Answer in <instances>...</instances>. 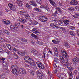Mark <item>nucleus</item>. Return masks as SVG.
<instances>
[{
	"mask_svg": "<svg viewBox=\"0 0 79 79\" xmlns=\"http://www.w3.org/2000/svg\"><path fill=\"white\" fill-rule=\"evenodd\" d=\"M70 4L72 5H76L78 4V2L77 1L72 0L71 1Z\"/></svg>",
	"mask_w": 79,
	"mask_h": 79,
	"instance_id": "8",
	"label": "nucleus"
},
{
	"mask_svg": "<svg viewBox=\"0 0 79 79\" xmlns=\"http://www.w3.org/2000/svg\"><path fill=\"white\" fill-rule=\"evenodd\" d=\"M37 52V51L35 49H33L31 51V52L34 55H35Z\"/></svg>",
	"mask_w": 79,
	"mask_h": 79,
	"instance_id": "31",
	"label": "nucleus"
},
{
	"mask_svg": "<svg viewBox=\"0 0 79 79\" xmlns=\"http://www.w3.org/2000/svg\"><path fill=\"white\" fill-rule=\"evenodd\" d=\"M5 77V74H2L1 75V79H4Z\"/></svg>",
	"mask_w": 79,
	"mask_h": 79,
	"instance_id": "42",
	"label": "nucleus"
},
{
	"mask_svg": "<svg viewBox=\"0 0 79 79\" xmlns=\"http://www.w3.org/2000/svg\"><path fill=\"white\" fill-rule=\"evenodd\" d=\"M23 58L24 60L26 62H27H27H28L27 60H28L29 58H30L28 56H25Z\"/></svg>",
	"mask_w": 79,
	"mask_h": 79,
	"instance_id": "24",
	"label": "nucleus"
},
{
	"mask_svg": "<svg viewBox=\"0 0 79 79\" xmlns=\"http://www.w3.org/2000/svg\"><path fill=\"white\" fill-rule=\"evenodd\" d=\"M70 34L71 35H73V36L75 35L74 34V32L73 31H70Z\"/></svg>",
	"mask_w": 79,
	"mask_h": 79,
	"instance_id": "46",
	"label": "nucleus"
},
{
	"mask_svg": "<svg viewBox=\"0 0 79 79\" xmlns=\"http://www.w3.org/2000/svg\"><path fill=\"white\" fill-rule=\"evenodd\" d=\"M50 25L52 27H56V28H59V27H58V26L55 25V24L53 23H51L50 24Z\"/></svg>",
	"mask_w": 79,
	"mask_h": 79,
	"instance_id": "26",
	"label": "nucleus"
},
{
	"mask_svg": "<svg viewBox=\"0 0 79 79\" xmlns=\"http://www.w3.org/2000/svg\"><path fill=\"white\" fill-rule=\"evenodd\" d=\"M32 32L33 33H35L37 35H39V32L37 29L35 28H33L32 30Z\"/></svg>",
	"mask_w": 79,
	"mask_h": 79,
	"instance_id": "11",
	"label": "nucleus"
},
{
	"mask_svg": "<svg viewBox=\"0 0 79 79\" xmlns=\"http://www.w3.org/2000/svg\"><path fill=\"white\" fill-rule=\"evenodd\" d=\"M60 62V61L59 59L57 58H55L54 59V63L55 64H58Z\"/></svg>",
	"mask_w": 79,
	"mask_h": 79,
	"instance_id": "15",
	"label": "nucleus"
},
{
	"mask_svg": "<svg viewBox=\"0 0 79 79\" xmlns=\"http://www.w3.org/2000/svg\"><path fill=\"white\" fill-rule=\"evenodd\" d=\"M49 2H50L51 4L53 6H56V3L55 2L53 1V0H49Z\"/></svg>",
	"mask_w": 79,
	"mask_h": 79,
	"instance_id": "17",
	"label": "nucleus"
},
{
	"mask_svg": "<svg viewBox=\"0 0 79 79\" xmlns=\"http://www.w3.org/2000/svg\"><path fill=\"white\" fill-rule=\"evenodd\" d=\"M57 14H58V11L56 10L54 13V15H57Z\"/></svg>",
	"mask_w": 79,
	"mask_h": 79,
	"instance_id": "59",
	"label": "nucleus"
},
{
	"mask_svg": "<svg viewBox=\"0 0 79 79\" xmlns=\"http://www.w3.org/2000/svg\"><path fill=\"white\" fill-rule=\"evenodd\" d=\"M3 52H4V51L3 50V49H2V48H1L0 49V52L1 53H3Z\"/></svg>",
	"mask_w": 79,
	"mask_h": 79,
	"instance_id": "57",
	"label": "nucleus"
},
{
	"mask_svg": "<svg viewBox=\"0 0 79 79\" xmlns=\"http://www.w3.org/2000/svg\"><path fill=\"white\" fill-rule=\"evenodd\" d=\"M12 51L13 52H14V53H15V52H17V53H18V50L15 48L13 49Z\"/></svg>",
	"mask_w": 79,
	"mask_h": 79,
	"instance_id": "52",
	"label": "nucleus"
},
{
	"mask_svg": "<svg viewBox=\"0 0 79 79\" xmlns=\"http://www.w3.org/2000/svg\"><path fill=\"white\" fill-rule=\"evenodd\" d=\"M25 17L27 20H29V19H31V17H30V16L28 14L26 15Z\"/></svg>",
	"mask_w": 79,
	"mask_h": 79,
	"instance_id": "29",
	"label": "nucleus"
},
{
	"mask_svg": "<svg viewBox=\"0 0 79 79\" xmlns=\"http://www.w3.org/2000/svg\"><path fill=\"white\" fill-rule=\"evenodd\" d=\"M39 19L42 22H45L47 21V18L44 16H41L39 18Z\"/></svg>",
	"mask_w": 79,
	"mask_h": 79,
	"instance_id": "5",
	"label": "nucleus"
},
{
	"mask_svg": "<svg viewBox=\"0 0 79 79\" xmlns=\"http://www.w3.org/2000/svg\"><path fill=\"white\" fill-rule=\"evenodd\" d=\"M17 71V69H16L14 70H12V73H13V74H14L15 75V74H16V73Z\"/></svg>",
	"mask_w": 79,
	"mask_h": 79,
	"instance_id": "37",
	"label": "nucleus"
},
{
	"mask_svg": "<svg viewBox=\"0 0 79 79\" xmlns=\"http://www.w3.org/2000/svg\"><path fill=\"white\" fill-rule=\"evenodd\" d=\"M18 54H19V55H21V56H24V55H25V52L23 53L21 52H18Z\"/></svg>",
	"mask_w": 79,
	"mask_h": 79,
	"instance_id": "34",
	"label": "nucleus"
},
{
	"mask_svg": "<svg viewBox=\"0 0 79 79\" xmlns=\"http://www.w3.org/2000/svg\"><path fill=\"white\" fill-rule=\"evenodd\" d=\"M68 10H69V11H74V8H73V7L69 8Z\"/></svg>",
	"mask_w": 79,
	"mask_h": 79,
	"instance_id": "40",
	"label": "nucleus"
},
{
	"mask_svg": "<svg viewBox=\"0 0 79 79\" xmlns=\"http://www.w3.org/2000/svg\"><path fill=\"white\" fill-rule=\"evenodd\" d=\"M6 40L3 39V38L2 37H0V42H5Z\"/></svg>",
	"mask_w": 79,
	"mask_h": 79,
	"instance_id": "36",
	"label": "nucleus"
},
{
	"mask_svg": "<svg viewBox=\"0 0 79 79\" xmlns=\"http://www.w3.org/2000/svg\"><path fill=\"white\" fill-rule=\"evenodd\" d=\"M3 69L6 71V72L7 73H8V69L7 68V67L4 66Z\"/></svg>",
	"mask_w": 79,
	"mask_h": 79,
	"instance_id": "35",
	"label": "nucleus"
},
{
	"mask_svg": "<svg viewBox=\"0 0 79 79\" xmlns=\"http://www.w3.org/2000/svg\"><path fill=\"white\" fill-rule=\"evenodd\" d=\"M0 60H1L2 63L5 60V58H4L2 57H1L0 58Z\"/></svg>",
	"mask_w": 79,
	"mask_h": 79,
	"instance_id": "41",
	"label": "nucleus"
},
{
	"mask_svg": "<svg viewBox=\"0 0 79 79\" xmlns=\"http://www.w3.org/2000/svg\"><path fill=\"white\" fill-rule=\"evenodd\" d=\"M72 73H73L71 71H70L68 73V74H69V77H72V76H73Z\"/></svg>",
	"mask_w": 79,
	"mask_h": 79,
	"instance_id": "33",
	"label": "nucleus"
},
{
	"mask_svg": "<svg viewBox=\"0 0 79 79\" xmlns=\"http://www.w3.org/2000/svg\"><path fill=\"white\" fill-rule=\"evenodd\" d=\"M20 14L21 15H23L25 17L27 15V11H21L20 12Z\"/></svg>",
	"mask_w": 79,
	"mask_h": 79,
	"instance_id": "10",
	"label": "nucleus"
},
{
	"mask_svg": "<svg viewBox=\"0 0 79 79\" xmlns=\"http://www.w3.org/2000/svg\"><path fill=\"white\" fill-rule=\"evenodd\" d=\"M19 40H20L22 42H27V39L24 38L20 37L19 38Z\"/></svg>",
	"mask_w": 79,
	"mask_h": 79,
	"instance_id": "20",
	"label": "nucleus"
},
{
	"mask_svg": "<svg viewBox=\"0 0 79 79\" xmlns=\"http://www.w3.org/2000/svg\"><path fill=\"white\" fill-rule=\"evenodd\" d=\"M52 42L54 43L55 44H57L59 43L58 42V40L57 38H56L54 40H52Z\"/></svg>",
	"mask_w": 79,
	"mask_h": 79,
	"instance_id": "16",
	"label": "nucleus"
},
{
	"mask_svg": "<svg viewBox=\"0 0 79 79\" xmlns=\"http://www.w3.org/2000/svg\"><path fill=\"white\" fill-rule=\"evenodd\" d=\"M60 58L61 60L62 63H64V64L65 65V66H67L69 70H70V71H73V70H74V68L73 67H69L70 66V64L69 63L68 59L64 60L62 56H61L60 57Z\"/></svg>",
	"mask_w": 79,
	"mask_h": 79,
	"instance_id": "1",
	"label": "nucleus"
},
{
	"mask_svg": "<svg viewBox=\"0 0 79 79\" xmlns=\"http://www.w3.org/2000/svg\"><path fill=\"white\" fill-rule=\"evenodd\" d=\"M57 64H58L54 63V64L53 65V66L54 67V68H56V67H57Z\"/></svg>",
	"mask_w": 79,
	"mask_h": 79,
	"instance_id": "58",
	"label": "nucleus"
},
{
	"mask_svg": "<svg viewBox=\"0 0 79 79\" xmlns=\"http://www.w3.org/2000/svg\"><path fill=\"white\" fill-rule=\"evenodd\" d=\"M58 5H59V6H60L61 8L63 6V4L61 2H59L58 3Z\"/></svg>",
	"mask_w": 79,
	"mask_h": 79,
	"instance_id": "38",
	"label": "nucleus"
},
{
	"mask_svg": "<svg viewBox=\"0 0 79 79\" xmlns=\"http://www.w3.org/2000/svg\"><path fill=\"white\" fill-rule=\"evenodd\" d=\"M54 52L55 55L57 56L58 55V51H54Z\"/></svg>",
	"mask_w": 79,
	"mask_h": 79,
	"instance_id": "43",
	"label": "nucleus"
},
{
	"mask_svg": "<svg viewBox=\"0 0 79 79\" xmlns=\"http://www.w3.org/2000/svg\"><path fill=\"white\" fill-rule=\"evenodd\" d=\"M45 76V75L43 73L42 75H38L37 76V77L39 79H43L44 77Z\"/></svg>",
	"mask_w": 79,
	"mask_h": 79,
	"instance_id": "22",
	"label": "nucleus"
},
{
	"mask_svg": "<svg viewBox=\"0 0 79 79\" xmlns=\"http://www.w3.org/2000/svg\"><path fill=\"white\" fill-rule=\"evenodd\" d=\"M58 23L60 26H63V21H62V20H60L59 21Z\"/></svg>",
	"mask_w": 79,
	"mask_h": 79,
	"instance_id": "32",
	"label": "nucleus"
},
{
	"mask_svg": "<svg viewBox=\"0 0 79 79\" xmlns=\"http://www.w3.org/2000/svg\"><path fill=\"white\" fill-rule=\"evenodd\" d=\"M69 28L70 29H71L72 30H74V29H75V27H74L70 26L69 27Z\"/></svg>",
	"mask_w": 79,
	"mask_h": 79,
	"instance_id": "47",
	"label": "nucleus"
},
{
	"mask_svg": "<svg viewBox=\"0 0 79 79\" xmlns=\"http://www.w3.org/2000/svg\"><path fill=\"white\" fill-rule=\"evenodd\" d=\"M16 42L17 43V44H21V41H19V40H17Z\"/></svg>",
	"mask_w": 79,
	"mask_h": 79,
	"instance_id": "62",
	"label": "nucleus"
},
{
	"mask_svg": "<svg viewBox=\"0 0 79 79\" xmlns=\"http://www.w3.org/2000/svg\"><path fill=\"white\" fill-rule=\"evenodd\" d=\"M29 16L31 17H32V18L34 17V15L33 14V13L30 14Z\"/></svg>",
	"mask_w": 79,
	"mask_h": 79,
	"instance_id": "56",
	"label": "nucleus"
},
{
	"mask_svg": "<svg viewBox=\"0 0 79 79\" xmlns=\"http://www.w3.org/2000/svg\"><path fill=\"white\" fill-rule=\"evenodd\" d=\"M30 74H31L32 76H34V71L32 70H30Z\"/></svg>",
	"mask_w": 79,
	"mask_h": 79,
	"instance_id": "44",
	"label": "nucleus"
},
{
	"mask_svg": "<svg viewBox=\"0 0 79 79\" xmlns=\"http://www.w3.org/2000/svg\"><path fill=\"white\" fill-rule=\"evenodd\" d=\"M32 24L34 25H36V24H37V22H36V21H33V22Z\"/></svg>",
	"mask_w": 79,
	"mask_h": 79,
	"instance_id": "55",
	"label": "nucleus"
},
{
	"mask_svg": "<svg viewBox=\"0 0 79 79\" xmlns=\"http://www.w3.org/2000/svg\"><path fill=\"white\" fill-rule=\"evenodd\" d=\"M35 55L37 56H38V57H39V58H41L42 56V55H41V53H40L38 51H37L35 54Z\"/></svg>",
	"mask_w": 79,
	"mask_h": 79,
	"instance_id": "21",
	"label": "nucleus"
},
{
	"mask_svg": "<svg viewBox=\"0 0 79 79\" xmlns=\"http://www.w3.org/2000/svg\"><path fill=\"white\" fill-rule=\"evenodd\" d=\"M15 27H16V28H18V27H19V25H18V23H16L14 24Z\"/></svg>",
	"mask_w": 79,
	"mask_h": 79,
	"instance_id": "45",
	"label": "nucleus"
},
{
	"mask_svg": "<svg viewBox=\"0 0 79 79\" xmlns=\"http://www.w3.org/2000/svg\"><path fill=\"white\" fill-rule=\"evenodd\" d=\"M35 35H34L33 33H32L31 34V37H34V36H35Z\"/></svg>",
	"mask_w": 79,
	"mask_h": 79,
	"instance_id": "61",
	"label": "nucleus"
},
{
	"mask_svg": "<svg viewBox=\"0 0 79 79\" xmlns=\"http://www.w3.org/2000/svg\"><path fill=\"white\" fill-rule=\"evenodd\" d=\"M8 5L10 10L13 11H15L16 10V8L15 5L11 3H9Z\"/></svg>",
	"mask_w": 79,
	"mask_h": 79,
	"instance_id": "3",
	"label": "nucleus"
},
{
	"mask_svg": "<svg viewBox=\"0 0 79 79\" xmlns=\"http://www.w3.org/2000/svg\"><path fill=\"white\" fill-rule=\"evenodd\" d=\"M11 68L12 70H14V69H16L18 68V66L16 65H12L11 67Z\"/></svg>",
	"mask_w": 79,
	"mask_h": 79,
	"instance_id": "25",
	"label": "nucleus"
},
{
	"mask_svg": "<svg viewBox=\"0 0 79 79\" xmlns=\"http://www.w3.org/2000/svg\"><path fill=\"white\" fill-rule=\"evenodd\" d=\"M70 22V21L68 20L67 19L64 20V24H66V25H67V26L69 24Z\"/></svg>",
	"mask_w": 79,
	"mask_h": 79,
	"instance_id": "18",
	"label": "nucleus"
},
{
	"mask_svg": "<svg viewBox=\"0 0 79 79\" xmlns=\"http://www.w3.org/2000/svg\"><path fill=\"white\" fill-rule=\"evenodd\" d=\"M40 8H44L45 10H46L48 11H50V10H49V8L48 7V6H41L40 7Z\"/></svg>",
	"mask_w": 79,
	"mask_h": 79,
	"instance_id": "13",
	"label": "nucleus"
},
{
	"mask_svg": "<svg viewBox=\"0 0 79 79\" xmlns=\"http://www.w3.org/2000/svg\"><path fill=\"white\" fill-rule=\"evenodd\" d=\"M36 74L37 76H42L43 73L41 72V71L40 70H38L36 71Z\"/></svg>",
	"mask_w": 79,
	"mask_h": 79,
	"instance_id": "14",
	"label": "nucleus"
},
{
	"mask_svg": "<svg viewBox=\"0 0 79 79\" xmlns=\"http://www.w3.org/2000/svg\"><path fill=\"white\" fill-rule=\"evenodd\" d=\"M20 22H21L22 24H25V23H26V22H27V21L26 19H23L21 18V19H20L19 20Z\"/></svg>",
	"mask_w": 79,
	"mask_h": 79,
	"instance_id": "12",
	"label": "nucleus"
},
{
	"mask_svg": "<svg viewBox=\"0 0 79 79\" xmlns=\"http://www.w3.org/2000/svg\"><path fill=\"white\" fill-rule=\"evenodd\" d=\"M29 4H30V5H31L33 6L34 7H37V5L36 4L35 2L34 1H29Z\"/></svg>",
	"mask_w": 79,
	"mask_h": 79,
	"instance_id": "7",
	"label": "nucleus"
},
{
	"mask_svg": "<svg viewBox=\"0 0 79 79\" xmlns=\"http://www.w3.org/2000/svg\"><path fill=\"white\" fill-rule=\"evenodd\" d=\"M10 29H11V30H14L15 29V27L13 26V25H11L10 27Z\"/></svg>",
	"mask_w": 79,
	"mask_h": 79,
	"instance_id": "39",
	"label": "nucleus"
},
{
	"mask_svg": "<svg viewBox=\"0 0 79 79\" xmlns=\"http://www.w3.org/2000/svg\"><path fill=\"white\" fill-rule=\"evenodd\" d=\"M63 56L64 58H69V56L67 54H65V55L64 54Z\"/></svg>",
	"mask_w": 79,
	"mask_h": 79,
	"instance_id": "51",
	"label": "nucleus"
},
{
	"mask_svg": "<svg viewBox=\"0 0 79 79\" xmlns=\"http://www.w3.org/2000/svg\"><path fill=\"white\" fill-rule=\"evenodd\" d=\"M25 6H26L27 8H29V9H31L32 8V7L27 3L25 4Z\"/></svg>",
	"mask_w": 79,
	"mask_h": 79,
	"instance_id": "28",
	"label": "nucleus"
},
{
	"mask_svg": "<svg viewBox=\"0 0 79 79\" xmlns=\"http://www.w3.org/2000/svg\"><path fill=\"white\" fill-rule=\"evenodd\" d=\"M28 60H29V61H28V62L27 63H28V64H29L31 68H37V65H36V64H33V63H35L34 59L30 58H29Z\"/></svg>",
	"mask_w": 79,
	"mask_h": 79,
	"instance_id": "2",
	"label": "nucleus"
},
{
	"mask_svg": "<svg viewBox=\"0 0 79 79\" xmlns=\"http://www.w3.org/2000/svg\"><path fill=\"white\" fill-rule=\"evenodd\" d=\"M77 60L76 58H74L73 59L72 61L73 64H76L77 63V61H76Z\"/></svg>",
	"mask_w": 79,
	"mask_h": 79,
	"instance_id": "30",
	"label": "nucleus"
},
{
	"mask_svg": "<svg viewBox=\"0 0 79 79\" xmlns=\"http://www.w3.org/2000/svg\"><path fill=\"white\" fill-rule=\"evenodd\" d=\"M19 74H26V71L24 70V69L22 68L19 69Z\"/></svg>",
	"mask_w": 79,
	"mask_h": 79,
	"instance_id": "9",
	"label": "nucleus"
},
{
	"mask_svg": "<svg viewBox=\"0 0 79 79\" xmlns=\"http://www.w3.org/2000/svg\"><path fill=\"white\" fill-rule=\"evenodd\" d=\"M36 2L37 3H38L39 4H40V3H42L41 0H37Z\"/></svg>",
	"mask_w": 79,
	"mask_h": 79,
	"instance_id": "48",
	"label": "nucleus"
},
{
	"mask_svg": "<svg viewBox=\"0 0 79 79\" xmlns=\"http://www.w3.org/2000/svg\"><path fill=\"white\" fill-rule=\"evenodd\" d=\"M61 52L62 53H64L65 55H67V54H68V53H66V51H65L64 50H61Z\"/></svg>",
	"mask_w": 79,
	"mask_h": 79,
	"instance_id": "50",
	"label": "nucleus"
},
{
	"mask_svg": "<svg viewBox=\"0 0 79 79\" xmlns=\"http://www.w3.org/2000/svg\"><path fill=\"white\" fill-rule=\"evenodd\" d=\"M4 32L5 33H6V34H7V35H8V34H10V32L6 30H5V31H4Z\"/></svg>",
	"mask_w": 79,
	"mask_h": 79,
	"instance_id": "49",
	"label": "nucleus"
},
{
	"mask_svg": "<svg viewBox=\"0 0 79 79\" xmlns=\"http://www.w3.org/2000/svg\"><path fill=\"white\" fill-rule=\"evenodd\" d=\"M63 44L65 47H66L67 48H69L70 46L68 44V43L64 41L63 43Z\"/></svg>",
	"mask_w": 79,
	"mask_h": 79,
	"instance_id": "19",
	"label": "nucleus"
},
{
	"mask_svg": "<svg viewBox=\"0 0 79 79\" xmlns=\"http://www.w3.org/2000/svg\"><path fill=\"white\" fill-rule=\"evenodd\" d=\"M2 23L4 24H5V25H6V26L10 25V22L7 20L3 19L2 20Z\"/></svg>",
	"mask_w": 79,
	"mask_h": 79,
	"instance_id": "6",
	"label": "nucleus"
},
{
	"mask_svg": "<svg viewBox=\"0 0 79 79\" xmlns=\"http://www.w3.org/2000/svg\"><path fill=\"white\" fill-rule=\"evenodd\" d=\"M58 11L60 13H62V10H61V9H59V10H58Z\"/></svg>",
	"mask_w": 79,
	"mask_h": 79,
	"instance_id": "60",
	"label": "nucleus"
},
{
	"mask_svg": "<svg viewBox=\"0 0 79 79\" xmlns=\"http://www.w3.org/2000/svg\"><path fill=\"white\" fill-rule=\"evenodd\" d=\"M17 2L19 5V6H22V5H23V2H22V1H21L20 0H17Z\"/></svg>",
	"mask_w": 79,
	"mask_h": 79,
	"instance_id": "23",
	"label": "nucleus"
},
{
	"mask_svg": "<svg viewBox=\"0 0 79 79\" xmlns=\"http://www.w3.org/2000/svg\"><path fill=\"white\" fill-rule=\"evenodd\" d=\"M76 32L77 35L78 36H79V31L77 30Z\"/></svg>",
	"mask_w": 79,
	"mask_h": 79,
	"instance_id": "63",
	"label": "nucleus"
},
{
	"mask_svg": "<svg viewBox=\"0 0 79 79\" xmlns=\"http://www.w3.org/2000/svg\"><path fill=\"white\" fill-rule=\"evenodd\" d=\"M12 55L14 56V58L15 59H18V56L15 53L12 54Z\"/></svg>",
	"mask_w": 79,
	"mask_h": 79,
	"instance_id": "27",
	"label": "nucleus"
},
{
	"mask_svg": "<svg viewBox=\"0 0 79 79\" xmlns=\"http://www.w3.org/2000/svg\"><path fill=\"white\" fill-rule=\"evenodd\" d=\"M36 64L38 66L39 68H40V69H45L44 65L43 64L41 63H40V61L36 62Z\"/></svg>",
	"mask_w": 79,
	"mask_h": 79,
	"instance_id": "4",
	"label": "nucleus"
},
{
	"mask_svg": "<svg viewBox=\"0 0 79 79\" xmlns=\"http://www.w3.org/2000/svg\"><path fill=\"white\" fill-rule=\"evenodd\" d=\"M75 8L76 10H79V7L78 6H76Z\"/></svg>",
	"mask_w": 79,
	"mask_h": 79,
	"instance_id": "64",
	"label": "nucleus"
},
{
	"mask_svg": "<svg viewBox=\"0 0 79 79\" xmlns=\"http://www.w3.org/2000/svg\"><path fill=\"white\" fill-rule=\"evenodd\" d=\"M1 46L2 47H3L4 48H5L6 46L3 44H1Z\"/></svg>",
	"mask_w": 79,
	"mask_h": 79,
	"instance_id": "54",
	"label": "nucleus"
},
{
	"mask_svg": "<svg viewBox=\"0 0 79 79\" xmlns=\"http://www.w3.org/2000/svg\"><path fill=\"white\" fill-rule=\"evenodd\" d=\"M6 46H7V47L9 49V48H10L11 47V45H10V44H7Z\"/></svg>",
	"mask_w": 79,
	"mask_h": 79,
	"instance_id": "53",
	"label": "nucleus"
}]
</instances>
